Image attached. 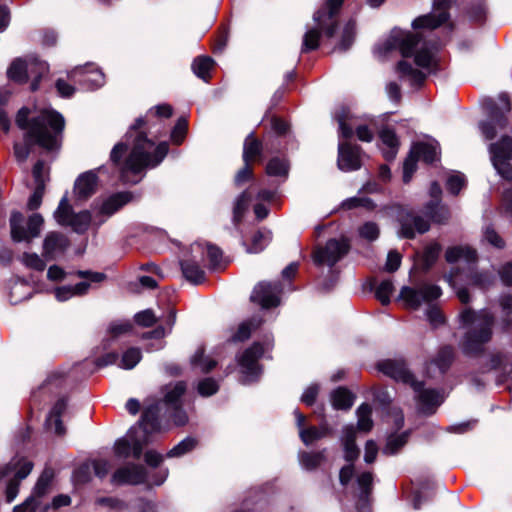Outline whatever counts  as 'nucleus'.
I'll return each instance as SVG.
<instances>
[{
  "instance_id": "1",
  "label": "nucleus",
  "mask_w": 512,
  "mask_h": 512,
  "mask_svg": "<svg viewBox=\"0 0 512 512\" xmlns=\"http://www.w3.org/2000/svg\"><path fill=\"white\" fill-rule=\"evenodd\" d=\"M171 115L172 107L170 105H157L151 108L144 118H138L130 127L126 139L134 137L133 148L120 168V177L124 183H138L140 181L139 174L144 169L156 167L166 157L169 149L167 142L156 145L138 130L143 128L153 117L169 118Z\"/></svg>"
},
{
  "instance_id": "2",
  "label": "nucleus",
  "mask_w": 512,
  "mask_h": 512,
  "mask_svg": "<svg viewBox=\"0 0 512 512\" xmlns=\"http://www.w3.org/2000/svg\"><path fill=\"white\" fill-rule=\"evenodd\" d=\"M377 50L381 54H386L392 50H399L404 58L414 57V63L427 73L436 71L437 60L435 51L436 43H430L424 39L422 32L413 33L401 29H393L390 36ZM397 71L401 78L409 80L413 86L421 85L426 73L414 68L406 59L400 61L397 65Z\"/></svg>"
},
{
  "instance_id": "3",
  "label": "nucleus",
  "mask_w": 512,
  "mask_h": 512,
  "mask_svg": "<svg viewBox=\"0 0 512 512\" xmlns=\"http://www.w3.org/2000/svg\"><path fill=\"white\" fill-rule=\"evenodd\" d=\"M131 199L132 195L129 192L116 193L103 199L99 204L95 203L92 212L85 210L75 214L67 197L64 196L54 213V218L60 225L71 226L76 233H84L91 224L100 227Z\"/></svg>"
},
{
  "instance_id": "4",
  "label": "nucleus",
  "mask_w": 512,
  "mask_h": 512,
  "mask_svg": "<svg viewBox=\"0 0 512 512\" xmlns=\"http://www.w3.org/2000/svg\"><path fill=\"white\" fill-rule=\"evenodd\" d=\"M29 115L30 110L22 107L16 116V124L20 129L26 130L27 140L33 139L47 151L59 150L65 126L63 116L50 109L43 110L31 121H29Z\"/></svg>"
},
{
  "instance_id": "5",
  "label": "nucleus",
  "mask_w": 512,
  "mask_h": 512,
  "mask_svg": "<svg viewBox=\"0 0 512 512\" xmlns=\"http://www.w3.org/2000/svg\"><path fill=\"white\" fill-rule=\"evenodd\" d=\"M158 411V405L146 407L139 425L132 427L125 437L116 441L114 450L118 457L127 458L132 455L136 459L140 458L144 446L151 441V435L161 429Z\"/></svg>"
},
{
  "instance_id": "6",
  "label": "nucleus",
  "mask_w": 512,
  "mask_h": 512,
  "mask_svg": "<svg viewBox=\"0 0 512 512\" xmlns=\"http://www.w3.org/2000/svg\"><path fill=\"white\" fill-rule=\"evenodd\" d=\"M380 372L397 382L408 384L412 387L423 413L432 414L444 400L443 394L435 389H425L421 381H417L407 368L403 360L387 359L377 364Z\"/></svg>"
},
{
  "instance_id": "7",
  "label": "nucleus",
  "mask_w": 512,
  "mask_h": 512,
  "mask_svg": "<svg viewBox=\"0 0 512 512\" xmlns=\"http://www.w3.org/2000/svg\"><path fill=\"white\" fill-rule=\"evenodd\" d=\"M460 320L462 325L467 328L461 343L463 352L467 355L481 353L483 346L492 337L494 316L487 310L475 312L466 308L461 312Z\"/></svg>"
},
{
  "instance_id": "8",
  "label": "nucleus",
  "mask_w": 512,
  "mask_h": 512,
  "mask_svg": "<svg viewBox=\"0 0 512 512\" xmlns=\"http://www.w3.org/2000/svg\"><path fill=\"white\" fill-rule=\"evenodd\" d=\"M424 214L428 219L409 212L400 218V235L412 239L417 233L423 234L430 228L429 220L437 224H445L450 218L447 206L440 202L429 201L424 207Z\"/></svg>"
},
{
  "instance_id": "9",
  "label": "nucleus",
  "mask_w": 512,
  "mask_h": 512,
  "mask_svg": "<svg viewBox=\"0 0 512 512\" xmlns=\"http://www.w3.org/2000/svg\"><path fill=\"white\" fill-rule=\"evenodd\" d=\"M343 4V0H327L324 7L316 11L313 19L317 28L309 29L303 37L301 52L306 53L315 50L319 46L320 31L323 30L327 37H333L337 27V16Z\"/></svg>"
},
{
  "instance_id": "10",
  "label": "nucleus",
  "mask_w": 512,
  "mask_h": 512,
  "mask_svg": "<svg viewBox=\"0 0 512 512\" xmlns=\"http://www.w3.org/2000/svg\"><path fill=\"white\" fill-rule=\"evenodd\" d=\"M499 100L504 105L503 110H501L492 99H488L484 103L488 119L480 121L478 128L486 140L494 139L497 136L498 131L506 129L509 124L507 114L511 110V105L508 94L501 93L499 95Z\"/></svg>"
},
{
  "instance_id": "11",
  "label": "nucleus",
  "mask_w": 512,
  "mask_h": 512,
  "mask_svg": "<svg viewBox=\"0 0 512 512\" xmlns=\"http://www.w3.org/2000/svg\"><path fill=\"white\" fill-rule=\"evenodd\" d=\"M48 72V64L38 59H30L28 61L22 58L15 59L7 70L8 78L19 84L27 82L28 78H32L31 90L38 89L41 78Z\"/></svg>"
},
{
  "instance_id": "12",
  "label": "nucleus",
  "mask_w": 512,
  "mask_h": 512,
  "mask_svg": "<svg viewBox=\"0 0 512 512\" xmlns=\"http://www.w3.org/2000/svg\"><path fill=\"white\" fill-rule=\"evenodd\" d=\"M33 463L25 458L14 457L0 469V479L9 478L6 487V500L12 502L19 492V484L31 472Z\"/></svg>"
},
{
  "instance_id": "13",
  "label": "nucleus",
  "mask_w": 512,
  "mask_h": 512,
  "mask_svg": "<svg viewBox=\"0 0 512 512\" xmlns=\"http://www.w3.org/2000/svg\"><path fill=\"white\" fill-rule=\"evenodd\" d=\"M492 164L498 174L512 181V137L510 135H502L497 141L490 143L488 147Z\"/></svg>"
},
{
  "instance_id": "14",
  "label": "nucleus",
  "mask_w": 512,
  "mask_h": 512,
  "mask_svg": "<svg viewBox=\"0 0 512 512\" xmlns=\"http://www.w3.org/2000/svg\"><path fill=\"white\" fill-rule=\"evenodd\" d=\"M186 390L184 382H176L174 384L166 385L164 388V400L163 402L155 403L161 410V405L164 404L169 417L173 420L177 426L185 425L188 421L187 414L182 409L181 397ZM160 411H158L159 413Z\"/></svg>"
},
{
  "instance_id": "15",
  "label": "nucleus",
  "mask_w": 512,
  "mask_h": 512,
  "mask_svg": "<svg viewBox=\"0 0 512 512\" xmlns=\"http://www.w3.org/2000/svg\"><path fill=\"white\" fill-rule=\"evenodd\" d=\"M44 220L39 213L32 214L24 226V217L20 212H13L10 217L11 236L15 242L27 241L40 234Z\"/></svg>"
},
{
  "instance_id": "16",
  "label": "nucleus",
  "mask_w": 512,
  "mask_h": 512,
  "mask_svg": "<svg viewBox=\"0 0 512 512\" xmlns=\"http://www.w3.org/2000/svg\"><path fill=\"white\" fill-rule=\"evenodd\" d=\"M265 349L262 344L256 342L246 349L238 358V364L243 375L242 382L245 384L255 382L261 375V367L258 360L263 356Z\"/></svg>"
},
{
  "instance_id": "17",
  "label": "nucleus",
  "mask_w": 512,
  "mask_h": 512,
  "mask_svg": "<svg viewBox=\"0 0 512 512\" xmlns=\"http://www.w3.org/2000/svg\"><path fill=\"white\" fill-rule=\"evenodd\" d=\"M349 243L346 239H330L324 246H318L313 253V261L316 265L334 266L349 251Z\"/></svg>"
},
{
  "instance_id": "18",
  "label": "nucleus",
  "mask_w": 512,
  "mask_h": 512,
  "mask_svg": "<svg viewBox=\"0 0 512 512\" xmlns=\"http://www.w3.org/2000/svg\"><path fill=\"white\" fill-rule=\"evenodd\" d=\"M203 263L204 246L201 242H195L191 246V256L180 263L185 279L195 285L204 282L205 271L201 265Z\"/></svg>"
},
{
  "instance_id": "19",
  "label": "nucleus",
  "mask_w": 512,
  "mask_h": 512,
  "mask_svg": "<svg viewBox=\"0 0 512 512\" xmlns=\"http://www.w3.org/2000/svg\"><path fill=\"white\" fill-rule=\"evenodd\" d=\"M68 78L86 90L98 89L105 83L104 73L94 63L73 68L68 72Z\"/></svg>"
},
{
  "instance_id": "20",
  "label": "nucleus",
  "mask_w": 512,
  "mask_h": 512,
  "mask_svg": "<svg viewBox=\"0 0 512 512\" xmlns=\"http://www.w3.org/2000/svg\"><path fill=\"white\" fill-rule=\"evenodd\" d=\"M441 289L434 284H423L418 288L403 287L400 297L406 304L412 308L417 309L424 302H430L441 296Z\"/></svg>"
},
{
  "instance_id": "21",
  "label": "nucleus",
  "mask_w": 512,
  "mask_h": 512,
  "mask_svg": "<svg viewBox=\"0 0 512 512\" xmlns=\"http://www.w3.org/2000/svg\"><path fill=\"white\" fill-rule=\"evenodd\" d=\"M53 479V472L50 469H45L40 475L30 497H28L22 504L13 508V512H37L40 506V498L48 493L51 482Z\"/></svg>"
},
{
  "instance_id": "22",
  "label": "nucleus",
  "mask_w": 512,
  "mask_h": 512,
  "mask_svg": "<svg viewBox=\"0 0 512 512\" xmlns=\"http://www.w3.org/2000/svg\"><path fill=\"white\" fill-rule=\"evenodd\" d=\"M335 118L339 123L340 136L349 139L353 136L354 128L359 140L371 142L373 139V132L366 125H356L354 117L346 109H342L336 113Z\"/></svg>"
},
{
  "instance_id": "23",
  "label": "nucleus",
  "mask_w": 512,
  "mask_h": 512,
  "mask_svg": "<svg viewBox=\"0 0 512 512\" xmlns=\"http://www.w3.org/2000/svg\"><path fill=\"white\" fill-rule=\"evenodd\" d=\"M70 247V240L60 232H49L43 241L42 256L46 261H56L64 256Z\"/></svg>"
},
{
  "instance_id": "24",
  "label": "nucleus",
  "mask_w": 512,
  "mask_h": 512,
  "mask_svg": "<svg viewBox=\"0 0 512 512\" xmlns=\"http://www.w3.org/2000/svg\"><path fill=\"white\" fill-rule=\"evenodd\" d=\"M280 293V283L261 282L254 288L250 299L262 308L268 309L279 305Z\"/></svg>"
},
{
  "instance_id": "25",
  "label": "nucleus",
  "mask_w": 512,
  "mask_h": 512,
  "mask_svg": "<svg viewBox=\"0 0 512 512\" xmlns=\"http://www.w3.org/2000/svg\"><path fill=\"white\" fill-rule=\"evenodd\" d=\"M361 148L348 142H340L338 145L337 164L340 170L349 172L361 167Z\"/></svg>"
},
{
  "instance_id": "26",
  "label": "nucleus",
  "mask_w": 512,
  "mask_h": 512,
  "mask_svg": "<svg viewBox=\"0 0 512 512\" xmlns=\"http://www.w3.org/2000/svg\"><path fill=\"white\" fill-rule=\"evenodd\" d=\"M32 173L36 186L33 194L28 200L27 207L29 210H36L42 203L45 190V182L47 180L48 172L46 171L44 161L38 160L33 167Z\"/></svg>"
},
{
  "instance_id": "27",
  "label": "nucleus",
  "mask_w": 512,
  "mask_h": 512,
  "mask_svg": "<svg viewBox=\"0 0 512 512\" xmlns=\"http://www.w3.org/2000/svg\"><path fill=\"white\" fill-rule=\"evenodd\" d=\"M454 359V350L451 346H444L439 349L435 358L427 363L426 373L428 377L443 376Z\"/></svg>"
},
{
  "instance_id": "28",
  "label": "nucleus",
  "mask_w": 512,
  "mask_h": 512,
  "mask_svg": "<svg viewBox=\"0 0 512 512\" xmlns=\"http://www.w3.org/2000/svg\"><path fill=\"white\" fill-rule=\"evenodd\" d=\"M146 470L143 466L129 464L119 468L112 475L115 484H140L146 481Z\"/></svg>"
},
{
  "instance_id": "29",
  "label": "nucleus",
  "mask_w": 512,
  "mask_h": 512,
  "mask_svg": "<svg viewBox=\"0 0 512 512\" xmlns=\"http://www.w3.org/2000/svg\"><path fill=\"white\" fill-rule=\"evenodd\" d=\"M98 178L96 172L91 170L81 174L75 181L74 194L78 201H85L91 197L97 187Z\"/></svg>"
},
{
  "instance_id": "30",
  "label": "nucleus",
  "mask_w": 512,
  "mask_h": 512,
  "mask_svg": "<svg viewBox=\"0 0 512 512\" xmlns=\"http://www.w3.org/2000/svg\"><path fill=\"white\" fill-rule=\"evenodd\" d=\"M449 14L447 7L437 8L432 13L419 16L412 22L414 29H429L433 30L448 20Z\"/></svg>"
},
{
  "instance_id": "31",
  "label": "nucleus",
  "mask_w": 512,
  "mask_h": 512,
  "mask_svg": "<svg viewBox=\"0 0 512 512\" xmlns=\"http://www.w3.org/2000/svg\"><path fill=\"white\" fill-rule=\"evenodd\" d=\"M445 259L449 263L464 262L470 266L476 263L477 252L469 246H453L446 250Z\"/></svg>"
},
{
  "instance_id": "32",
  "label": "nucleus",
  "mask_w": 512,
  "mask_h": 512,
  "mask_svg": "<svg viewBox=\"0 0 512 512\" xmlns=\"http://www.w3.org/2000/svg\"><path fill=\"white\" fill-rule=\"evenodd\" d=\"M356 428L353 425H347L343 429L341 442L344 450V458L347 462L353 463L360 454V450L355 443Z\"/></svg>"
},
{
  "instance_id": "33",
  "label": "nucleus",
  "mask_w": 512,
  "mask_h": 512,
  "mask_svg": "<svg viewBox=\"0 0 512 512\" xmlns=\"http://www.w3.org/2000/svg\"><path fill=\"white\" fill-rule=\"evenodd\" d=\"M66 407L67 403L65 399H59L52 407L46 419L47 428L53 430L54 433L58 436H62L66 432L65 427L63 426L61 421V416L66 410Z\"/></svg>"
},
{
  "instance_id": "34",
  "label": "nucleus",
  "mask_w": 512,
  "mask_h": 512,
  "mask_svg": "<svg viewBox=\"0 0 512 512\" xmlns=\"http://www.w3.org/2000/svg\"><path fill=\"white\" fill-rule=\"evenodd\" d=\"M381 145L383 156L386 160H393L399 148V140L392 129L385 128L380 132Z\"/></svg>"
},
{
  "instance_id": "35",
  "label": "nucleus",
  "mask_w": 512,
  "mask_h": 512,
  "mask_svg": "<svg viewBox=\"0 0 512 512\" xmlns=\"http://www.w3.org/2000/svg\"><path fill=\"white\" fill-rule=\"evenodd\" d=\"M372 484L373 474L371 472H363L357 477V485L360 490L357 509L360 512H365L372 491Z\"/></svg>"
},
{
  "instance_id": "36",
  "label": "nucleus",
  "mask_w": 512,
  "mask_h": 512,
  "mask_svg": "<svg viewBox=\"0 0 512 512\" xmlns=\"http://www.w3.org/2000/svg\"><path fill=\"white\" fill-rule=\"evenodd\" d=\"M411 149L425 163H433L438 160L439 147L436 141L418 142Z\"/></svg>"
},
{
  "instance_id": "37",
  "label": "nucleus",
  "mask_w": 512,
  "mask_h": 512,
  "mask_svg": "<svg viewBox=\"0 0 512 512\" xmlns=\"http://www.w3.org/2000/svg\"><path fill=\"white\" fill-rule=\"evenodd\" d=\"M263 146L260 141H258L253 133H250L245 141L243 147V160L245 164H251V162L261 159L262 157Z\"/></svg>"
},
{
  "instance_id": "38",
  "label": "nucleus",
  "mask_w": 512,
  "mask_h": 512,
  "mask_svg": "<svg viewBox=\"0 0 512 512\" xmlns=\"http://www.w3.org/2000/svg\"><path fill=\"white\" fill-rule=\"evenodd\" d=\"M332 406L337 410H348L354 402L353 394L346 388H337L331 393Z\"/></svg>"
},
{
  "instance_id": "39",
  "label": "nucleus",
  "mask_w": 512,
  "mask_h": 512,
  "mask_svg": "<svg viewBox=\"0 0 512 512\" xmlns=\"http://www.w3.org/2000/svg\"><path fill=\"white\" fill-rule=\"evenodd\" d=\"M214 65V61L212 58L208 56H199L194 59L192 63V70L194 74L204 80L205 82H208L210 78V70L212 69Z\"/></svg>"
},
{
  "instance_id": "40",
  "label": "nucleus",
  "mask_w": 512,
  "mask_h": 512,
  "mask_svg": "<svg viewBox=\"0 0 512 512\" xmlns=\"http://www.w3.org/2000/svg\"><path fill=\"white\" fill-rule=\"evenodd\" d=\"M30 296V287L25 281L18 280L12 284L9 294V300L12 304H18L30 298Z\"/></svg>"
},
{
  "instance_id": "41",
  "label": "nucleus",
  "mask_w": 512,
  "mask_h": 512,
  "mask_svg": "<svg viewBox=\"0 0 512 512\" xmlns=\"http://www.w3.org/2000/svg\"><path fill=\"white\" fill-rule=\"evenodd\" d=\"M357 429L363 432H368L373 427V421L371 418L372 415V408L369 404L363 403L361 404L357 411Z\"/></svg>"
},
{
  "instance_id": "42",
  "label": "nucleus",
  "mask_w": 512,
  "mask_h": 512,
  "mask_svg": "<svg viewBox=\"0 0 512 512\" xmlns=\"http://www.w3.org/2000/svg\"><path fill=\"white\" fill-rule=\"evenodd\" d=\"M329 433V429L326 425H322L320 428L311 426L306 429H300L299 436L305 445H310L314 441L321 439Z\"/></svg>"
},
{
  "instance_id": "43",
  "label": "nucleus",
  "mask_w": 512,
  "mask_h": 512,
  "mask_svg": "<svg viewBox=\"0 0 512 512\" xmlns=\"http://www.w3.org/2000/svg\"><path fill=\"white\" fill-rule=\"evenodd\" d=\"M289 171V164L285 158H272L266 166V173L269 176L286 178Z\"/></svg>"
},
{
  "instance_id": "44",
  "label": "nucleus",
  "mask_w": 512,
  "mask_h": 512,
  "mask_svg": "<svg viewBox=\"0 0 512 512\" xmlns=\"http://www.w3.org/2000/svg\"><path fill=\"white\" fill-rule=\"evenodd\" d=\"M325 460L324 451L322 452H301L299 461L301 466L306 470L317 468Z\"/></svg>"
},
{
  "instance_id": "45",
  "label": "nucleus",
  "mask_w": 512,
  "mask_h": 512,
  "mask_svg": "<svg viewBox=\"0 0 512 512\" xmlns=\"http://www.w3.org/2000/svg\"><path fill=\"white\" fill-rule=\"evenodd\" d=\"M271 240V233L269 231H258L251 239V244L247 246L248 253H259L264 250Z\"/></svg>"
},
{
  "instance_id": "46",
  "label": "nucleus",
  "mask_w": 512,
  "mask_h": 512,
  "mask_svg": "<svg viewBox=\"0 0 512 512\" xmlns=\"http://www.w3.org/2000/svg\"><path fill=\"white\" fill-rule=\"evenodd\" d=\"M408 436V432H403L399 435H390L385 447L383 448V453L386 455L396 454L406 444Z\"/></svg>"
},
{
  "instance_id": "47",
  "label": "nucleus",
  "mask_w": 512,
  "mask_h": 512,
  "mask_svg": "<svg viewBox=\"0 0 512 512\" xmlns=\"http://www.w3.org/2000/svg\"><path fill=\"white\" fill-rule=\"evenodd\" d=\"M250 199L251 196L247 191L242 192L237 197L233 208V222L235 225H238L241 222Z\"/></svg>"
},
{
  "instance_id": "48",
  "label": "nucleus",
  "mask_w": 512,
  "mask_h": 512,
  "mask_svg": "<svg viewBox=\"0 0 512 512\" xmlns=\"http://www.w3.org/2000/svg\"><path fill=\"white\" fill-rule=\"evenodd\" d=\"M21 262L29 269L42 272L46 268L47 261L36 253L25 252L21 256Z\"/></svg>"
},
{
  "instance_id": "49",
  "label": "nucleus",
  "mask_w": 512,
  "mask_h": 512,
  "mask_svg": "<svg viewBox=\"0 0 512 512\" xmlns=\"http://www.w3.org/2000/svg\"><path fill=\"white\" fill-rule=\"evenodd\" d=\"M261 324L260 319H251L249 321H245L241 323L238 327L237 332L233 335V341H244L248 339L251 335L253 329H256Z\"/></svg>"
},
{
  "instance_id": "50",
  "label": "nucleus",
  "mask_w": 512,
  "mask_h": 512,
  "mask_svg": "<svg viewBox=\"0 0 512 512\" xmlns=\"http://www.w3.org/2000/svg\"><path fill=\"white\" fill-rule=\"evenodd\" d=\"M441 252V245L437 242L428 244L422 253V262L425 269H429L437 260Z\"/></svg>"
},
{
  "instance_id": "51",
  "label": "nucleus",
  "mask_w": 512,
  "mask_h": 512,
  "mask_svg": "<svg viewBox=\"0 0 512 512\" xmlns=\"http://www.w3.org/2000/svg\"><path fill=\"white\" fill-rule=\"evenodd\" d=\"M191 363L193 366L199 367L201 371L205 373L211 371L216 366L214 360L204 356L203 348H198L191 359Z\"/></svg>"
},
{
  "instance_id": "52",
  "label": "nucleus",
  "mask_w": 512,
  "mask_h": 512,
  "mask_svg": "<svg viewBox=\"0 0 512 512\" xmlns=\"http://www.w3.org/2000/svg\"><path fill=\"white\" fill-rule=\"evenodd\" d=\"M141 358V351L138 348H129L123 353L119 366L123 369H132L139 363Z\"/></svg>"
},
{
  "instance_id": "53",
  "label": "nucleus",
  "mask_w": 512,
  "mask_h": 512,
  "mask_svg": "<svg viewBox=\"0 0 512 512\" xmlns=\"http://www.w3.org/2000/svg\"><path fill=\"white\" fill-rule=\"evenodd\" d=\"M196 446V440L187 437L181 442H179L177 445H175L171 450H169L166 454L168 458H174V457H180L184 454L190 452L194 447Z\"/></svg>"
},
{
  "instance_id": "54",
  "label": "nucleus",
  "mask_w": 512,
  "mask_h": 512,
  "mask_svg": "<svg viewBox=\"0 0 512 512\" xmlns=\"http://www.w3.org/2000/svg\"><path fill=\"white\" fill-rule=\"evenodd\" d=\"M355 28H356V24L353 20H350L346 23V25L344 26L343 32H342V38H341L340 44L338 46V48L340 50L346 51L347 49L350 48V46L352 45V43L354 41Z\"/></svg>"
},
{
  "instance_id": "55",
  "label": "nucleus",
  "mask_w": 512,
  "mask_h": 512,
  "mask_svg": "<svg viewBox=\"0 0 512 512\" xmlns=\"http://www.w3.org/2000/svg\"><path fill=\"white\" fill-rule=\"evenodd\" d=\"M342 206L345 209L363 207L367 210H373L375 208L374 202L370 198L364 196H355L348 198L345 201H343Z\"/></svg>"
},
{
  "instance_id": "56",
  "label": "nucleus",
  "mask_w": 512,
  "mask_h": 512,
  "mask_svg": "<svg viewBox=\"0 0 512 512\" xmlns=\"http://www.w3.org/2000/svg\"><path fill=\"white\" fill-rule=\"evenodd\" d=\"M204 246V263L206 261L209 262L211 268H215L221 261L222 258V252L221 250L208 243L201 242Z\"/></svg>"
},
{
  "instance_id": "57",
  "label": "nucleus",
  "mask_w": 512,
  "mask_h": 512,
  "mask_svg": "<svg viewBox=\"0 0 512 512\" xmlns=\"http://www.w3.org/2000/svg\"><path fill=\"white\" fill-rule=\"evenodd\" d=\"M393 290V283L390 280H384L376 287L375 296L382 305H387L390 303V296Z\"/></svg>"
},
{
  "instance_id": "58",
  "label": "nucleus",
  "mask_w": 512,
  "mask_h": 512,
  "mask_svg": "<svg viewBox=\"0 0 512 512\" xmlns=\"http://www.w3.org/2000/svg\"><path fill=\"white\" fill-rule=\"evenodd\" d=\"M465 184V175L460 172H455L447 178L446 187L450 193L457 195Z\"/></svg>"
},
{
  "instance_id": "59",
  "label": "nucleus",
  "mask_w": 512,
  "mask_h": 512,
  "mask_svg": "<svg viewBox=\"0 0 512 512\" xmlns=\"http://www.w3.org/2000/svg\"><path fill=\"white\" fill-rule=\"evenodd\" d=\"M470 283L481 289L487 288L494 280L493 276L488 272H473L470 271L467 276Z\"/></svg>"
},
{
  "instance_id": "60",
  "label": "nucleus",
  "mask_w": 512,
  "mask_h": 512,
  "mask_svg": "<svg viewBox=\"0 0 512 512\" xmlns=\"http://www.w3.org/2000/svg\"><path fill=\"white\" fill-rule=\"evenodd\" d=\"M418 160L419 158L416 154L413 153V150L411 149L403 164V181L405 183H408L411 180L412 175L417 169Z\"/></svg>"
},
{
  "instance_id": "61",
  "label": "nucleus",
  "mask_w": 512,
  "mask_h": 512,
  "mask_svg": "<svg viewBox=\"0 0 512 512\" xmlns=\"http://www.w3.org/2000/svg\"><path fill=\"white\" fill-rule=\"evenodd\" d=\"M361 238L367 241H375L380 234L378 225L375 222H366L358 229Z\"/></svg>"
},
{
  "instance_id": "62",
  "label": "nucleus",
  "mask_w": 512,
  "mask_h": 512,
  "mask_svg": "<svg viewBox=\"0 0 512 512\" xmlns=\"http://www.w3.org/2000/svg\"><path fill=\"white\" fill-rule=\"evenodd\" d=\"M483 238L495 248L502 249L505 247V241L491 226L485 228Z\"/></svg>"
},
{
  "instance_id": "63",
  "label": "nucleus",
  "mask_w": 512,
  "mask_h": 512,
  "mask_svg": "<svg viewBox=\"0 0 512 512\" xmlns=\"http://www.w3.org/2000/svg\"><path fill=\"white\" fill-rule=\"evenodd\" d=\"M187 131V121L180 118L171 132V140L174 144L179 145L183 142Z\"/></svg>"
},
{
  "instance_id": "64",
  "label": "nucleus",
  "mask_w": 512,
  "mask_h": 512,
  "mask_svg": "<svg viewBox=\"0 0 512 512\" xmlns=\"http://www.w3.org/2000/svg\"><path fill=\"white\" fill-rule=\"evenodd\" d=\"M218 383L212 378H205L198 384V392L201 396L207 397L218 391Z\"/></svg>"
}]
</instances>
